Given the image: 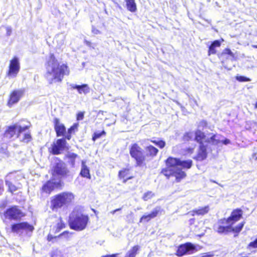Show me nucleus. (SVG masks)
Listing matches in <instances>:
<instances>
[{
	"instance_id": "obj_1",
	"label": "nucleus",
	"mask_w": 257,
	"mask_h": 257,
	"mask_svg": "<svg viewBox=\"0 0 257 257\" xmlns=\"http://www.w3.org/2000/svg\"><path fill=\"white\" fill-rule=\"evenodd\" d=\"M166 167L161 169L160 174L166 179L175 178L174 182L180 183L187 177V173L184 171L192 168L193 161L191 159L181 160L179 158L169 157L164 161Z\"/></svg>"
},
{
	"instance_id": "obj_2",
	"label": "nucleus",
	"mask_w": 257,
	"mask_h": 257,
	"mask_svg": "<svg viewBox=\"0 0 257 257\" xmlns=\"http://www.w3.org/2000/svg\"><path fill=\"white\" fill-rule=\"evenodd\" d=\"M46 72L44 77L49 84L56 82L61 83L65 75L70 73L69 67L66 64H60L54 54L51 53L45 64Z\"/></svg>"
},
{
	"instance_id": "obj_3",
	"label": "nucleus",
	"mask_w": 257,
	"mask_h": 257,
	"mask_svg": "<svg viewBox=\"0 0 257 257\" xmlns=\"http://www.w3.org/2000/svg\"><path fill=\"white\" fill-rule=\"evenodd\" d=\"M245 224L244 221L238 223L236 226L233 227L230 223H227L226 218L219 219L215 226V230L219 234H227L230 232L234 233V236L238 235L242 230Z\"/></svg>"
},
{
	"instance_id": "obj_4",
	"label": "nucleus",
	"mask_w": 257,
	"mask_h": 257,
	"mask_svg": "<svg viewBox=\"0 0 257 257\" xmlns=\"http://www.w3.org/2000/svg\"><path fill=\"white\" fill-rule=\"evenodd\" d=\"M74 198V194L69 192H63L56 194L51 199L50 208L53 211L57 210L72 203Z\"/></svg>"
},
{
	"instance_id": "obj_5",
	"label": "nucleus",
	"mask_w": 257,
	"mask_h": 257,
	"mask_svg": "<svg viewBox=\"0 0 257 257\" xmlns=\"http://www.w3.org/2000/svg\"><path fill=\"white\" fill-rule=\"evenodd\" d=\"M89 220L88 215L77 213L69 216L68 225L71 229L82 231L86 228Z\"/></svg>"
},
{
	"instance_id": "obj_6",
	"label": "nucleus",
	"mask_w": 257,
	"mask_h": 257,
	"mask_svg": "<svg viewBox=\"0 0 257 257\" xmlns=\"http://www.w3.org/2000/svg\"><path fill=\"white\" fill-rule=\"evenodd\" d=\"M129 153L131 158L135 161L136 166L142 167L146 165L145 152L138 144H132L130 146Z\"/></svg>"
},
{
	"instance_id": "obj_7",
	"label": "nucleus",
	"mask_w": 257,
	"mask_h": 257,
	"mask_svg": "<svg viewBox=\"0 0 257 257\" xmlns=\"http://www.w3.org/2000/svg\"><path fill=\"white\" fill-rule=\"evenodd\" d=\"M57 162L53 165L50 173L53 177H58L59 179L66 178L70 176V171L65 163L60 158H56Z\"/></svg>"
},
{
	"instance_id": "obj_8",
	"label": "nucleus",
	"mask_w": 257,
	"mask_h": 257,
	"mask_svg": "<svg viewBox=\"0 0 257 257\" xmlns=\"http://www.w3.org/2000/svg\"><path fill=\"white\" fill-rule=\"evenodd\" d=\"M68 149L67 140L63 137L55 140L48 148V152L52 155H58Z\"/></svg>"
},
{
	"instance_id": "obj_9",
	"label": "nucleus",
	"mask_w": 257,
	"mask_h": 257,
	"mask_svg": "<svg viewBox=\"0 0 257 257\" xmlns=\"http://www.w3.org/2000/svg\"><path fill=\"white\" fill-rule=\"evenodd\" d=\"M29 128V125L22 126L15 123L7 127L4 133V137L8 139H12L14 137L19 138L21 134L28 130Z\"/></svg>"
},
{
	"instance_id": "obj_10",
	"label": "nucleus",
	"mask_w": 257,
	"mask_h": 257,
	"mask_svg": "<svg viewBox=\"0 0 257 257\" xmlns=\"http://www.w3.org/2000/svg\"><path fill=\"white\" fill-rule=\"evenodd\" d=\"M6 219L14 220H20L25 216L26 214L17 205H13L7 209L4 212Z\"/></svg>"
},
{
	"instance_id": "obj_11",
	"label": "nucleus",
	"mask_w": 257,
	"mask_h": 257,
	"mask_svg": "<svg viewBox=\"0 0 257 257\" xmlns=\"http://www.w3.org/2000/svg\"><path fill=\"white\" fill-rule=\"evenodd\" d=\"M54 180V179H50L43 183L40 190L41 195L46 194L49 196L56 188H61L62 187L63 183L60 180L56 182Z\"/></svg>"
},
{
	"instance_id": "obj_12",
	"label": "nucleus",
	"mask_w": 257,
	"mask_h": 257,
	"mask_svg": "<svg viewBox=\"0 0 257 257\" xmlns=\"http://www.w3.org/2000/svg\"><path fill=\"white\" fill-rule=\"evenodd\" d=\"M18 177V175L15 172L8 173L5 177V183L8 187V191L12 194L14 192L20 189L21 187L20 183H18L17 184L13 183V182L17 180Z\"/></svg>"
},
{
	"instance_id": "obj_13",
	"label": "nucleus",
	"mask_w": 257,
	"mask_h": 257,
	"mask_svg": "<svg viewBox=\"0 0 257 257\" xmlns=\"http://www.w3.org/2000/svg\"><path fill=\"white\" fill-rule=\"evenodd\" d=\"M197 249L194 244L190 242H187L180 244L177 248L175 255L181 257L185 255L191 254L196 251Z\"/></svg>"
},
{
	"instance_id": "obj_14",
	"label": "nucleus",
	"mask_w": 257,
	"mask_h": 257,
	"mask_svg": "<svg viewBox=\"0 0 257 257\" xmlns=\"http://www.w3.org/2000/svg\"><path fill=\"white\" fill-rule=\"evenodd\" d=\"M20 70V63L18 57L15 56L10 61L6 76L9 78L16 77Z\"/></svg>"
},
{
	"instance_id": "obj_15",
	"label": "nucleus",
	"mask_w": 257,
	"mask_h": 257,
	"mask_svg": "<svg viewBox=\"0 0 257 257\" xmlns=\"http://www.w3.org/2000/svg\"><path fill=\"white\" fill-rule=\"evenodd\" d=\"M24 89H15L11 91L7 101V105L9 107H11L17 103L24 96Z\"/></svg>"
},
{
	"instance_id": "obj_16",
	"label": "nucleus",
	"mask_w": 257,
	"mask_h": 257,
	"mask_svg": "<svg viewBox=\"0 0 257 257\" xmlns=\"http://www.w3.org/2000/svg\"><path fill=\"white\" fill-rule=\"evenodd\" d=\"M34 229V226L26 221L15 223L11 225V230L14 233H18L22 230L32 232Z\"/></svg>"
},
{
	"instance_id": "obj_17",
	"label": "nucleus",
	"mask_w": 257,
	"mask_h": 257,
	"mask_svg": "<svg viewBox=\"0 0 257 257\" xmlns=\"http://www.w3.org/2000/svg\"><path fill=\"white\" fill-rule=\"evenodd\" d=\"M207 146L201 144L199 145L197 153L193 159L197 162H201L205 160L208 157Z\"/></svg>"
},
{
	"instance_id": "obj_18",
	"label": "nucleus",
	"mask_w": 257,
	"mask_h": 257,
	"mask_svg": "<svg viewBox=\"0 0 257 257\" xmlns=\"http://www.w3.org/2000/svg\"><path fill=\"white\" fill-rule=\"evenodd\" d=\"M218 58L221 60L222 64H224L228 60L235 61L237 57L229 48H225L220 53L218 54Z\"/></svg>"
},
{
	"instance_id": "obj_19",
	"label": "nucleus",
	"mask_w": 257,
	"mask_h": 257,
	"mask_svg": "<svg viewBox=\"0 0 257 257\" xmlns=\"http://www.w3.org/2000/svg\"><path fill=\"white\" fill-rule=\"evenodd\" d=\"M53 122L56 136L57 137H64L66 133V128L65 125L62 123L60 119L57 117L54 118Z\"/></svg>"
},
{
	"instance_id": "obj_20",
	"label": "nucleus",
	"mask_w": 257,
	"mask_h": 257,
	"mask_svg": "<svg viewBox=\"0 0 257 257\" xmlns=\"http://www.w3.org/2000/svg\"><path fill=\"white\" fill-rule=\"evenodd\" d=\"M243 211L240 208L233 209L229 216L226 218L227 223H230L232 226L236 222L238 221L242 217Z\"/></svg>"
},
{
	"instance_id": "obj_21",
	"label": "nucleus",
	"mask_w": 257,
	"mask_h": 257,
	"mask_svg": "<svg viewBox=\"0 0 257 257\" xmlns=\"http://www.w3.org/2000/svg\"><path fill=\"white\" fill-rule=\"evenodd\" d=\"M163 209L160 206H157L149 214L143 215L140 219V222H149L152 218L157 216L159 214H161L163 211Z\"/></svg>"
},
{
	"instance_id": "obj_22",
	"label": "nucleus",
	"mask_w": 257,
	"mask_h": 257,
	"mask_svg": "<svg viewBox=\"0 0 257 257\" xmlns=\"http://www.w3.org/2000/svg\"><path fill=\"white\" fill-rule=\"evenodd\" d=\"M134 176L131 175L130 168H123L118 172V178L125 184L129 180L134 178Z\"/></svg>"
},
{
	"instance_id": "obj_23",
	"label": "nucleus",
	"mask_w": 257,
	"mask_h": 257,
	"mask_svg": "<svg viewBox=\"0 0 257 257\" xmlns=\"http://www.w3.org/2000/svg\"><path fill=\"white\" fill-rule=\"evenodd\" d=\"M146 153L145 154L146 156V161L147 159L151 160L156 157L159 153V150L152 145H149L145 147Z\"/></svg>"
},
{
	"instance_id": "obj_24",
	"label": "nucleus",
	"mask_w": 257,
	"mask_h": 257,
	"mask_svg": "<svg viewBox=\"0 0 257 257\" xmlns=\"http://www.w3.org/2000/svg\"><path fill=\"white\" fill-rule=\"evenodd\" d=\"M224 40L222 38L212 41L208 46V56L216 54L217 53L216 48H219L221 46V43Z\"/></svg>"
},
{
	"instance_id": "obj_25",
	"label": "nucleus",
	"mask_w": 257,
	"mask_h": 257,
	"mask_svg": "<svg viewBox=\"0 0 257 257\" xmlns=\"http://www.w3.org/2000/svg\"><path fill=\"white\" fill-rule=\"evenodd\" d=\"M194 140L199 144V145L203 144V142L209 143L208 139H206L205 134L200 130H197L194 132Z\"/></svg>"
},
{
	"instance_id": "obj_26",
	"label": "nucleus",
	"mask_w": 257,
	"mask_h": 257,
	"mask_svg": "<svg viewBox=\"0 0 257 257\" xmlns=\"http://www.w3.org/2000/svg\"><path fill=\"white\" fill-rule=\"evenodd\" d=\"M78 123H73L69 128H68L67 133L63 138L66 140H70L72 138V135L74 134L75 132L78 131Z\"/></svg>"
},
{
	"instance_id": "obj_27",
	"label": "nucleus",
	"mask_w": 257,
	"mask_h": 257,
	"mask_svg": "<svg viewBox=\"0 0 257 257\" xmlns=\"http://www.w3.org/2000/svg\"><path fill=\"white\" fill-rule=\"evenodd\" d=\"M209 211V207L208 206H206L200 207L198 209H195L191 211V214L192 216L194 215H204L207 214Z\"/></svg>"
},
{
	"instance_id": "obj_28",
	"label": "nucleus",
	"mask_w": 257,
	"mask_h": 257,
	"mask_svg": "<svg viewBox=\"0 0 257 257\" xmlns=\"http://www.w3.org/2000/svg\"><path fill=\"white\" fill-rule=\"evenodd\" d=\"M81 176L84 178H86L88 179H91V175L90 174V171L89 168L85 165V162H82V167L80 172Z\"/></svg>"
},
{
	"instance_id": "obj_29",
	"label": "nucleus",
	"mask_w": 257,
	"mask_h": 257,
	"mask_svg": "<svg viewBox=\"0 0 257 257\" xmlns=\"http://www.w3.org/2000/svg\"><path fill=\"white\" fill-rule=\"evenodd\" d=\"M140 246L139 245H135L126 253L124 257H136L140 250Z\"/></svg>"
},
{
	"instance_id": "obj_30",
	"label": "nucleus",
	"mask_w": 257,
	"mask_h": 257,
	"mask_svg": "<svg viewBox=\"0 0 257 257\" xmlns=\"http://www.w3.org/2000/svg\"><path fill=\"white\" fill-rule=\"evenodd\" d=\"M72 88L74 89H76L80 94H87L90 91L89 87L86 84H84L81 85H75L73 86Z\"/></svg>"
},
{
	"instance_id": "obj_31",
	"label": "nucleus",
	"mask_w": 257,
	"mask_h": 257,
	"mask_svg": "<svg viewBox=\"0 0 257 257\" xmlns=\"http://www.w3.org/2000/svg\"><path fill=\"white\" fill-rule=\"evenodd\" d=\"M69 234L70 232L67 230L63 231L57 236H53L50 233H49L47 236V240L48 241H52L53 239L61 237L63 236H65L66 238H68Z\"/></svg>"
},
{
	"instance_id": "obj_32",
	"label": "nucleus",
	"mask_w": 257,
	"mask_h": 257,
	"mask_svg": "<svg viewBox=\"0 0 257 257\" xmlns=\"http://www.w3.org/2000/svg\"><path fill=\"white\" fill-rule=\"evenodd\" d=\"M124 1L128 11L131 12H135L137 11V5L135 0H124Z\"/></svg>"
},
{
	"instance_id": "obj_33",
	"label": "nucleus",
	"mask_w": 257,
	"mask_h": 257,
	"mask_svg": "<svg viewBox=\"0 0 257 257\" xmlns=\"http://www.w3.org/2000/svg\"><path fill=\"white\" fill-rule=\"evenodd\" d=\"M65 157L68 159V163L72 167L75 166V160L78 157L77 154L75 153H69L65 156Z\"/></svg>"
},
{
	"instance_id": "obj_34",
	"label": "nucleus",
	"mask_w": 257,
	"mask_h": 257,
	"mask_svg": "<svg viewBox=\"0 0 257 257\" xmlns=\"http://www.w3.org/2000/svg\"><path fill=\"white\" fill-rule=\"evenodd\" d=\"M59 220V222L56 224L55 227V233L59 232L62 229L65 228L66 226L65 223L63 221L61 217H60Z\"/></svg>"
},
{
	"instance_id": "obj_35",
	"label": "nucleus",
	"mask_w": 257,
	"mask_h": 257,
	"mask_svg": "<svg viewBox=\"0 0 257 257\" xmlns=\"http://www.w3.org/2000/svg\"><path fill=\"white\" fill-rule=\"evenodd\" d=\"M32 139L33 138L31 132L30 131H28L24 134L23 138L20 139V142L24 143H29L32 141Z\"/></svg>"
},
{
	"instance_id": "obj_36",
	"label": "nucleus",
	"mask_w": 257,
	"mask_h": 257,
	"mask_svg": "<svg viewBox=\"0 0 257 257\" xmlns=\"http://www.w3.org/2000/svg\"><path fill=\"white\" fill-rule=\"evenodd\" d=\"M150 141L161 149H163L166 146V142L163 140L157 141L154 139H151Z\"/></svg>"
},
{
	"instance_id": "obj_37",
	"label": "nucleus",
	"mask_w": 257,
	"mask_h": 257,
	"mask_svg": "<svg viewBox=\"0 0 257 257\" xmlns=\"http://www.w3.org/2000/svg\"><path fill=\"white\" fill-rule=\"evenodd\" d=\"M154 196L155 194L152 191H148L143 194L142 199L144 201H147L152 199Z\"/></svg>"
},
{
	"instance_id": "obj_38",
	"label": "nucleus",
	"mask_w": 257,
	"mask_h": 257,
	"mask_svg": "<svg viewBox=\"0 0 257 257\" xmlns=\"http://www.w3.org/2000/svg\"><path fill=\"white\" fill-rule=\"evenodd\" d=\"M106 135V132L103 130L100 133L95 132L94 133L92 137V140L93 142H95L97 139L100 138L102 136H105Z\"/></svg>"
},
{
	"instance_id": "obj_39",
	"label": "nucleus",
	"mask_w": 257,
	"mask_h": 257,
	"mask_svg": "<svg viewBox=\"0 0 257 257\" xmlns=\"http://www.w3.org/2000/svg\"><path fill=\"white\" fill-rule=\"evenodd\" d=\"M235 78L237 81L240 82H248L251 81V79L249 78L244 76L236 75Z\"/></svg>"
},
{
	"instance_id": "obj_40",
	"label": "nucleus",
	"mask_w": 257,
	"mask_h": 257,
	"mask_svg": "<svg viewBox=\"0 0 257 257\" xmlns=\"http://www.w3.org/2000/svg\"><path fill=\"white\" fill-rule=\"evenodd\" d=\"M216 135L213 134L210 138L209 143L211 142L212 145H218L221 141L219 140L216 139Z\"/></svg>"
},
{
	"instance_id": "obj_41",
	"label": "nucleus",
	"mask_w": 257,
	"mask_h": 257,
	"mask_svg": "<svg viewBox=\"0 0 257 257\" xmlns=\"http://www.w3.org/2000/svg\"><path fill=\"white\" fill-rule=\"evenodd\" d=\"M248 249L257 248V237L252 241L250 242L247 245Z\"/></svg>"
},
{
	"instance_id": "obj_42",
	"label": "nucleus",
	"mask_w": 257,
	"mask_h": 257,
	"mask_svg": "<svg viewBox=\"0 0 257 257\" xmlns=\"http://www.w3.org/2000/svg\"><path fill=\"white\" fill-rule=\"evenodd\" d=\"M192 135L190 132H187L183 136V140L186 142H189L192 140Z\"/></svg>"
},
{
	"instance_id": "obj_43",
	"label": "nucleus",
	"mask_w": 257,
	"mask_h": 257,
	"mask_svg": "<svg viewBox=\"0 0 257 257\" xmlns=\"http://www.w3.org/2000/svg\"><path fill=\"white\" fill-rule=\"evenodd\" d=\"M207 125H208V123H207V121L206 120H201L199 122L198 126L199 127H202V128H203L207 127Z\"/></svg>"
},
{
	"instance_id": "obj_44",
	"label": "nucleus",
	"mask_w": 257,
	"mask_h": 257,
	"mask_svg": "<svg viewBox=\"0 0 257 257\" xmlns=\"http://www.w3.org/2000/svg\"><path fill=\"white\" fill-rule=\"evenodd\" d=\"M84 118V112H79L76 115V119L77 120H82Z\"/></svg>"
},
{
	"instance_id": "obj_45",
	"label": "nucleus",
	"mask_w": 257,
	"mask_h": 257,
	"mask_svg": "<svg viewBox=\"0 0 257 257\" xmlns=\"http://www.w3.org/2000/svg\"><path fill=\"white\" fill-rule=\"evenodd\" d=\"M194 149L192 147H188L186 148L184 152L187 154H192L194 153Z\"/></svg>"
},
{
	"instance_id": "obj_46",
	"label": "nucleus",
	"mask_w": 257,
	"mask_h": 257,
	"mask_svg": "<svg viewBox=\"0 0 257 257\" xmlns=\"http://www.w3.org/2000/svg\"><path fill=\"white\" fill-rule=\"evenodd\" d=\"M4 190V183L3 180L2 179H0V194L2 193V192Z\"/></svg>"
},
{
	"instance_id": "obj_47",
	"label": "nucleus",
	"mask_w": 257,
	"mask_h": 257,
	"mask_svg": "<svg viewBox=\"0 0 257 257\" xmlns=\"http://www.w3.org/2000/svg\"><path fill=\"white\" fill-rule=\"evenodd\" d=\"M213 254L210 252H206L202 254L201 257H213Z\"/></svg>"
},
{
	"instance_id": "obj_48",
	"label": "nucleus",
	"mask_w": 257,
	"mask_h": 257,
	"mask_svg": "<svg viewBox=\"0 0 257 257\" xmlns=\"http://www.w3.org/2000/svg\"><path fill=\"white\" fill-rule=\"evenodd\" d=\"M221 142L224 145H227L230 143V141L227 139H224V140L221 141Z\"/></svg>"
},
{
	"instance_id": "obj_49",
	"label": "nucleus",
	"mask_w": 257,
	"mask_h": 257,
	"mask_svg": "<svg viewBox=\"0 0 257 257\" xmlns=\"http://www.w3.org/2000/svg\"><path fill=\"white\" fill-rule=\"evenodd\" d=\"M101 257H117V254H111L102 255Z\"/></svg>"
},
{
	"instance_id": "obj_50",
	"label": "nucleus",
	"mask_w": 257,
	"mask_h": 257,
	"mask_svg": "<svg viewBox=\"0 0 257 257\" xmlns=\"http://www.w3.org/2000/svg\"><path fill=\"white\" fill-rule=\"evenodd\" d=\"M121 209L120 208H117V209H115V210H113L111 211V214H114L116 212L120 210Z\"/></svg>"
},
{
	"instance_id": "obj_51",
	"label": "nucleus",
	"mask_w": 257,
	"mask_h": 257,
	"mask_svg": "<svg viewBox=\"0 0 257 257\" xmlns=\"http://www.w3.org/2000/svg\"><path fill=\"white\" fill-rule=\"evenodd\" d=\"M189 224L190 225H192L195 222V219L194 218H191L189 220Z\"/></svg>"
},
{
	"instance_id": "obj_52",
	"label": "nucleus",
	"mask_w": 257,
	"mask_h": 257,
	"mask_svg": "<svg viewBox=\"0 0 257 257\" xmlns=\"http://www.w3.org/2000/svg\"><path fill=\"white\" fill-rule=\"evenodd\" d=\"M92 32L95 34H99L100 33V32L99 30H97V29H93L92 30Z\"/></svg>"
},
{
	"instance_id": "obj_53",
	"label": "nucleus",
	"mask_w": 257,
	"mask_h": 257,
	"mask_svg": "<svg viewBox=\"0 0 257 257\" xmlns=\"http://www.w3.org/2000/svg\"><path fill=\"white\" fill-rule=\"evenodd\" d=\"M252 47L254 48H256L257 49V45H252Z\"/></svg>"
},
{
	"instance_id": "obj_54",
	"label": "nucleus",
	"mask_w": 257,
	"mask_h": 257,
	"mask_svg": "<svg viewBox=\"0 0 257 257\" xmlns=\"http://www.w3.org/2000/svg\"><path fill=\"white\" fill-rule=\"evenodd\" d=\"M54 254H52V257H54Z\"/></svg>"
}]
</instances>
